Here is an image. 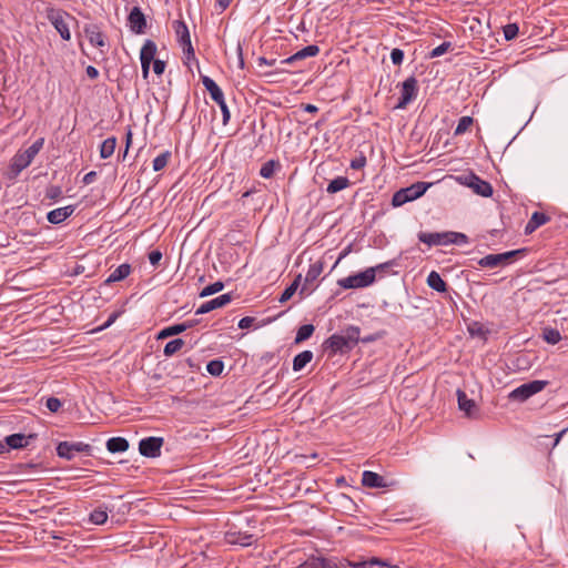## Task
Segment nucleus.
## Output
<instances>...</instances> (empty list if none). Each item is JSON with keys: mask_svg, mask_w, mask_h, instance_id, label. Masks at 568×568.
<instances>
[{"mask_svg": "<svg viewBox=\"0 0 568 568\" xmlns=\"http://www.w3.org/2000/svg\"><path fill=\"white\" fill-rule=\"evenodd\" d=\"M418 240L426 244L428 247L432 246H445L450 244L463 245L468 243L466 234L454 231L445 232H419L417 234Z\"/></svg>", "mask_w": 568, "mask_h": 568, "instance_id": "f257e3e1", "label": "nucleus"}, {"mask_svg": "<svg viewBox=\"0 0 568 568\" xmlns=\"http://www.w3.org/2000/svg\"><path fill=\"white\" fill-rule=\"evenodd\" d=\"M387 265L388 264L385 263L375 267H368L363 272L338 280L337 284L344 290L367 287L375 282L377 270H383Z\"/></svg>", "mask_w": 568, "mask_h": 568, "instance_id": "f03ea898", "label": "nucleus"}, {"mask_svg": "<svg viewBox=\"0 0 568 568\" xmlns=\"http://www.w3.org/2000/svg\"><path fill=\"white\" fill-rule=\"evenodd\" d=\"M526 248L508 251L499 254H488L478 261V265L487 268H495L510 264L516 256H524Z\"/></svg>", "mask_w": 568, "mask_h": 568, "instance_id": "7ed1b4c3", "label": "nucleus"}, {"mask_svg": "<svg viewBox=\"0 0 568 568\" xmlns=\"http://www.w3.org/2000/svg\"><path fill=\"white\" fill-rule=\"evenodd\" d=\"M547 381H531L525 383L509 393V399L525 402L532 395L541 392L546 386Z\"/></svg>", "mask_w": 568, "mask_h": 568, "instance_id": "20e7f679", "label": "nucleus"}, {"mask_svg": "<svg viewBox=\"0 0 568 568\" xmlns=\"http://www.w3.org/2000/svg\"><path fill=\"white\" fill-rule=\"evenodd\" d=\"M91 446L83 442H61L57 446V455L67 460L73 459L78 454L90 455Z\"/></svg>", "mask_w": 568, "mask_h": 568, "instance_id": "39448f33", "label": "nucleus"}, {"mask_svg": "<svg viewBox=\"0 0 568 568\" xmlns=\"http://www.w3.org/2000/svg\"><path fill=\"white\" fill-rule=\"evenodd\" d=\"M65 17H68V13H65L62 10H58L54 8H50L47 10V18L50 21V23L54 27V29L59 32L60 37L69 41L71 39V32L69 29V24L65 21Z\"/></svg>", "mask_w": 568, "mask_h": 568, "instance_id": "423d86ee", "label": "nucleus"}, {"mask_svg": "<svg viewBox=\"0 0 568 568\" xmlns=\"http://www.w3.org/2000/svg\"><path fill=\"white\" fill-rule=\"evenodd\" d=\"M162 445V437L150 436L140 440L139 452L144 457L155 458L161 455Z\"/></svg>", "mask_w": 568, "mask_h": 568, "instance_id": "0eeeda50", "label": "nucleus"}, {"mask_svg": "<svg viewBox=\"0 0 568 568\" xmlns=\"http://www.w3.org/2000/svg\"><path fill=\"white\" fill-rule=\"evenodd\" d=\"M156 44L152 40H145L143 43L141 51H140V61H141V69H142V75L144 79H148L150 67L152 61L154 60V57L156 54Z\"/></svg>", "mask_w": 568, "mask_h": 568, "instance_id": "6e6552de", "label": "nucleus"}, {"mask_svg": "<svg viewBox=\"0 0 568 568\" xmlns=\"http://www.w3.org/2000/svg\"><path fill=\"white\" fill-rule=\"evenodd\" d=\"M465 184L469 186L476 194L489 197L493 195V186L489 182L480 179L478 175L470 173L464 178Z\"/></svg>", "mask_w": 568, "mask_h": 568, "instance_id": "1a4fd4ad", "label": "nucleus"}, {"mask_svg": "<svg viewBox=\"0 0 568 568\" xmlns=\"http://www.w3.org/2000/svg\"><path fill=\"white\" fill-rule=\"evenodd\" d=\"M417 95V80L415 77L407 78L402 84L400 98L396 105L397 109H404Z\"/></svg>", "mask_w": 568, "mask_h": 568, "instance_id": "9d476101", "label": "nucleus"}, {"mask_svg": "<svg viewBox=\"0 0 568 568\" xmlns=\"http://www.w3.org/2000/svg\"><path fill=\"white\" fill-rule=\"evenodd\" d=\"M31 160L24 155L22 151H19L11 159L8 172L6 173L9 180H14L22 170L28 168L31 164Z\"/></svg>", "mask_w": 568, "mask_h": 568, "instance_id": "9b49d317", "label": "nucleus"}, {"mask_svg": "<svg viewBox=\"0 0 568 568\" xmlns=\"http://www.w3.org/2000/svg\"><path fill=\"white\" fill-rule=\"evenodd\" d=\"M324 348L329 351L332 355L336 353H343L345 351H351L353 347L345 337L341 334H333L329 336L323 344Z\"/></svg>", "mask_w": 568, "mask_h": 568, "instance_id": "f8f14e48", "label": "nucleus"}, {"mask_svg": "<svg viewBox=\"0 0 568 568\" xmlns=\"http://www.w3.org/2000/svg\"><path fill=\"white\" fill-rule=\"evenodd\" d=\"M128 23L133 33L142 34L145 32L146 19L139 7H134L128 17Z\"/></svg>", "mask_w": 568, "mask_h": 568, "instance_id": "ddd939ff", "label": "nucleus"}, {"mask_svg": "<svg viewBox=\"0 0 568 568\" xmlns=\"http://www.w3.org/2000/svg\"><path fill=\"white\" fill-rule=\"evenodd\" d=\"M232 301L231 293L222 294L215 298H212L205 303H203L196 311V315H202L210 313L211 311H214L216 308L223 307L227 305Z\"/></svg>", "mask_w": 568, "mask_h": 568, "instance_id": "4468645a", "label": "nucleus"}, {"mask_svg": "<svg viewBox=\"0 0 568 568\" xmlns=\"http://www.w3.org/2000/svg\"><path fill=\"white\" fill-rule=\"evenodd\" d=\"M83 31L91 45L99 48L105 45V37L98 24H87Z\"/></svg>", "mask_w": 568, "mask_h": 568, "instance_id": "2eb2a0df", "label": "nucleus"}, {"mask_svg": "<svg viewBox=\"0 0 568 568\" xmlns=\"http://www.w3.org/2000/svg\"><path fill=\"white\" fill-rule=\"evenodd\" d=\"M318 52H320L318 45L310 44V45L298 50L297 52H295L291 57L281 60L280 63L281 64H291L293 62H296V61H300V60H303V59H306V58L315 57V55L318 54Z\"/></svg>", "mask_w": 568, "mask_h": 568, "instance_id": "dca6fc26", "label": "nucleus"}, {"mask_svg": "<svg viewBox=\"0 0 568 568\" xmlns=\"http://www.w3.org/2000/svg\"><path fill=\"white\" fill-rule=\"evenodd\" d=\"M225 540L230 545H240L243 547L251 546L255 541V537L252 534L242 531H229L225 535Z\"/></svg>", "mask_w": 568, "mask_h": 568, "instance_id": "f3484780", "label": "nucleus"}, {"mask_svg": "<svg viewBox=\"0 0 568 568\" xmlns=\"http://www.w3.org/2000/svg\"><path fill=\"white\" fill-rule=\"evenodd\" d=\"M324 270V262L323 261H316L315 263L311 264L307 273L304 278V284L300 291V294H304L305 291H307V285L313 283L318 278V276L322 274Z\"/></svg>", "mask_w": 568, "mask_h": 568, "instance_id": "a211bd4d", "label": "nucleus"}, {"mask_svg": "<svg viewBox=\"0 0 568 568\" xmlns=\"http://www.w3.org/2000/svg\"><path fill=\"white\" fill-rule=\"evenodd\" d=\"M73 212H74V206L73 205L58 207V209H54V210L50 211L47 214V220L51 224H60L63 221H65Z\"/></svg>", "mask_w": 568, "mask_h": 568, "instance_id": "6ab92c4d", "label": "nucleus"}, {"mask_svg": "<svg viewBox=\"0 0 568 568\" xmlns=\"http://www.w3.org/2000/svg\"><path fill=\"white\" fill-rule=\"evenodd\" d=\"M193 325H194L193 321H187L184 323L168 326L159 332L158 339H163V338H168L173 335L181 334L184 331H186L187 328L193 327Z\"/></svg>", "mask_w": 568, "mask_h": 568, "instance_id": "aec40b11", "label": "nucleus"}, {"mask_svg": "<svg viewBox=\"0 0 568 568\" xmlns=\"http://www.w3.org/2000/svg\"><path fill=\"white\" fill-rule=\"evenodd\" d=\"M173 29L180 45H190L191 37L186 23L182 20H175L173 21Z\"/></svg>", "mask_w": 568, "mask_h": 568, "instance_id": "412c9836", "label": "nucleus"}, {"mask_svg": "<svg viewBox=\"0 0 568 568\" xmlns=\"http://www.w3.org/2000/svg\"><path fill=\"white\" fill-rule=\"evenodd\" d=\"M201 81L204 88L209 91L211 99L214 102H221L224 98V93L216 82L207 75H201Z\"/></svg>", "mask_w": 568, "mask_h": 568, "instance_id": "4be33fe9", "label": "nucleus"}, {"mask_svg": "<svg viewBox=\"0 0 568 568\" xmlns=\"http://www.w3.org/2000/svg\"><path fill=\"white\" fill-rule=\"evenodd\" d=\"M362 484L369 488H383L385 487L384 478L377 473L365 470L362 474Z\"/></svg>", "mask_w": 568, "mask_h": 568, "instance_id": "5701e85b", "label": "nucleus"}, {"mask_svg": "<svg viewBox=\"0 0 568 568\" xmlns=\"http://www.w3.org/2000/svg\"><path fill=\"white\" fill-rule=\"evenodd\" d=\"M416 200L409 186L398 190L392 197V205L394 207L402 206L408 202Z\"/></svg>", "mask_w": 568, "mask_h": 568, "instance_id": "b1692460", "label": "nucleus"}, {"mask_svg": "<svg viewBox=\"0 0 568 568\" xmlns=\"http://www.w3.org/2000/svg\"><path fill=\"white\" fill-rule=\"evenodd\" d=\"M549 221V216L542 212H534L530 220L525 226V233L530 234L536 231L539 226L546 224Z\"/></svg>", "mask_w": 568, "mask_h": 568, "instance_id": "393cba45", "label": "nucleus"}, {"mask_svg": "<svg viewBox=\"0 0 568 568\" xmlns=\"http://www.w3.org/2000/svg\"><path fill=\"white\" fill-rule=\"evenodd\" d=\"M130 273H131V265L128 263H123L110 273V275L105 280V284L120 282V281L126 278L130 275Z\"/></svg>", "mask_w": 568, "mask_h": 568, "instance_id": "a878e982", "label": "nucleus"}, {"mask_svg": "<svg viewBox=\"0 0 568 568\" xmlns=\"http://www.w3.org/2000/svg\"><path fill=\"white\" fill-rule=\"evenodd\" d=\"M33 436L30 435L27 437L23 434H12L6 437V443H3L6 446H9L12 449H19L28 446L29 439Z\"/></svg>", "mask_w": 568, "mask_h": 568, "instance_id": "bb28decb", "label": "nucleus"}, {"mask_svg": "<svg viewBox=\"0 0 568 568\" xmlns=\"http://www.w3.org/2000/svg\"><path fill=\"white\" fill-rule=\"evenodd\" d=\"M457 399L460 410L465 412V414L469 417L473 416L476 408L475 402L468 398L466 393L463 390H457Z\"/></svg>", "mask_w": 568, "mask_h": 568, "instance_id": "cd10ccee", "label": "nucleus"}, {"mask_svg": "<svg viewBox=\"0 0 568 568\" xmlns=\"http://www.w3.org/2000/svg\"><path fill=\"white\" fill-rule=\"evenodd\" d=\"M106 449L114 453H124L129 449V442L124 437H112L106 442Z\"/></svg>", "mask_w": 568, "mask_h": 568, "instance_id": "c85d7f7f", "label": "nucleus"}, {"mask_svg": "<svg viewBox=\"0 0 568 568\" xmlns=\"http://www.w3.org/2000/svg\"><path fill=\"white\" fill-rule=\"evenodd\" d=\"M427 284L430 288L437 292H446L447 291V284L442 278V276L436 272L432 271L427 276Z\"/></svg>", "mask_w": 568, "mask_h": 568, "instance_id": "c756f323", "label": "nucleus"}, {"mask_svg": "<svg viewBox=\"0 0 568 568\" xmlns=\"http://www.w3.org/2000/svg\"><path fill=\"white\" fill-rule=\"evenodd\" d=\"M313 359V352L303 351L297 354L293 359V371H302Z\"/></svg>", "mask_w": 568, "mask_h": 568, "instance_id": "7c9ffc66", "label": "nucleus"}, {"mask_svg": "<svg viewBox=\"0 0 568 568\" xmlns=\"http://www.w3.org/2000/svg\"><path fill=\"white\" fill-rule=\"evenodd\" d=\"M116 139L114 136L105 139L100 145V158L109 159L114 153Z\"/></svg>", "mask_w": 568, "mask_h": 568, "instance_id": "2f4dec72", "label": "nucleus"}, {"mask_svg": "<svg viewBox=\"0 0 568 568\" xmlns=\"http://www.w3.org/2000/svg\"><path fill=\"white\" fill-rule=\"evenodd\" d=\"M302 275L298 274L295 280L284 290L282 295L280 296L278 301L280 303L287 302L297 291L300 284H301Z\"/></svg>", "mask_w": 568, "mask_h": 568, "instance_id": "473e14b6", "label": "nucleus"}, {"mask_svg": "<svg viewBox=\"0 0 568 568\" xmlns=\"http://www.w3.org/2000/svg\"><path fill=\"white\" fill-rule=\"evenodd\" d=\"M361 329L358 326L351 325L342 332V335L351 344L352 347L356 346L359 341Z\"/></svg>", "mask_w": 568, "mask_h": 568, "instance_id": "72a5a7b5", "label": "nucleus"}, {"mask_svg": "<svg viewBox=\"0 0 568 568\" xmlns=\"http://www.w3.org/2000/svg\"><path fill=\"white\" fill-rule=\"evenodd\" d=\"M348 184H349V181L347 178L337 176L328 183L326 191L328 193L333 194V193H336V192H339V191L346 189L348 186Z\"/></svg>", "mask_w": 568, "mask_h": 568, "instance_id": "f704fd0d", "label": "nucleus"}, {"mask_svg": "<svg viewBox=\"0 0 568 568\" xmlns=\"http://www.w3.org/2000/svg\"><path fill=\"white\" fill-rule=\"evenodd\" d=\"M314 329H315V327L312 324H304V325L300 326L296 332L295 343L300 344V343L308 339L313 335Z\"/></svg>", "mask_w": 568, "mask_h": 568, "instance_id": "c9c22d12", "label": "nucleus"}, {"mask_svg": "<svg viewBox=\"0 0 568 568\" xmlns=\"http://www.w3.org/2000/svg\"><path fill=\"white\" fill-rule=\"evenodd\" d=\"M184 344L185 343L182 338L172 339L165 344L163 354L165 356L170 357V356L174 355L175 353H178L179 351H181V348L184 346Z\"/></svg>", "mask_w": 568, "mask_h": 568, "instance_id": "e433bc0d", "label": "nucleus"}, {"mask_svg": "<svg viewBox=\"0 0 568 568\" xmlns=\"http://www.w3.org/2000/svg\"><path fill=\"white\" fill-rule=\"evenodd\" d=\"M90 523L94 525H103L108 520L106 508L99 507L90 514Z\"/></svg>", "mask_w": 568, "mask_h": 568, "instance_id": "4c0bfd02", "label": "nucleus"}, {"mask_svg": "<svg viewBox=\"0 0 568 568\" xmlns=\"http://www.w3.org/2000/svg\"><path fill=\"white\" fill-rule=\"evenodd\" d=\"M44 143L42 138L36 140L27 150L22 151L27 158L31 161L36 158V155L40 152Z\"/></svg>", "mask_w": 568, "mask_h": 568, "instance_id": "58836bf2", "label": "nucleus"}, {"mask_svg": "<svg viewBox=\"0 0 568 568\" xmlns=\"http://www.w3.org/2000/svg\"><path fill=\"white\" fill-rule=\"evenodd\" d=\"M170 158L171 153L169 151H165L155 156V159L153 160V170L155 172L163 170L166 166Z\"/></svg>", "mask_w": 568, "mask_h": 568, "instance_id": "ea45409f", "label": "nucleus"}, {"mask_svg": "<svg viewBox=\"0 0 568 568\" xmlns=\"http://www.w3.org/2000/svg\"><path fill=\"white\" fill-rule=\"evenodd\" d=\"M224 363L221 359L210 361L206 365V371L212 376H220L223 373Z\"/></svg>", "mask_w": 568, "mask_h": 568, "instance_id": "a19ab883", "label": "nucleus"}, {"mask_svg": "<svg viewBox=\"0 0 568 568\" xmlns=\"http://www.w3.org/2000/svg\"><path fill=\"white\" fill-rule=\"evenodd\" d=\"M473 124V118L471 116H462L457 123V126L455 129L454 134L455 135H462L464 134L469 126Z\"/></svg>", "mask_w": 568, "mask_h": 568, "instance_id": "79ce46f5", "label": "nucleus"}, {"mask_svg": "<svg viewBox=\"0 0 568 568\" xmlns=\"http://www.w3.org/2000/svg\"><path fill=\"white\" fill-rule=\"evenodd\" d=\"M224 287V284L221 282V281H217V282H214L207 286H205L201 293H200V297H206V296H210V295H213L220 291H222Z\"/></svg>", "mask_w": 568, "mask_h": 568, "instance_id": "37998d69", "label": "nucleus"}, {"mask_svg": "<svg viewBox=\"0 0 568 568\" xmlns=\"http://www.w3.org/2000/svg\"><path fill=\"white\" fill-rule=\"evenodd\" d=\"M428 186H429V184L426 182H416V183L409 185L415 199H418L422 195H424L425 192L427 191Z\"/></svg>", "mask_w": 568, "mask_h": 568, "instance_id": "c03bdc74", "label": "nucleus"}, {"mask_svg": "<svg viewBox=\"0 0 568 568\" xmlns=\"http://www.w3.org/2000/svg\"><path fill=\"white\" fill-rule=\"evenodd\" d=\"M275 162L273 160L265 162L260 170V175L264 179H270L274 174Z\"/></svg>", "mask_w": 568, "mask_h": 568, "instance_id": "a18cd8bd", "label": "nucleus"}, {"mask_svg": "<svg viewBox=\"0 0 568 568\" xmlns=\"http://www.w3.org/2000/svg\"><path fill=\"white\" fill-rule=\"evenodd\" d=\"M518 31L519 29L516 23L506 24L503 29L504 37L508 41L515 39L518 34Z\"/></svg>", "mask_w": 568, "mask_h": 568, "instance_id": "49530a36", "label": "nucleus"}, {"mask_svg": "<svg viewBox=\"0 0 568 568\" xmlns=\"http://www.w3.org/2000/svg\"><path fill=\"white\" fill-rule=\"evenodd\" d=\"M452 47V43L448 42V41H445L443 43H440L439 45H437L436 48H434L430 53H429V57L430 58H438L443 54H445Z\"/></svg>", "mask_w": 568, "mask_h": 568, "instance_id": "de8ad7c7", "label": "nucleus"}, {"mask_svg": "<svg viewBox=\"0 0 568 568\" xmlns=\"http://www.w3.org/2000/svg\"><path fill=\"white\" fill-rule=\"evenodd\" d=\"M544 336L545 339L550 344H557L561 338L559 331L554 328L545 329Z\"/></svg>", "mask_w": 568, "mask_h": 568, "instance_id": "09e8293b", "label": "nucleus"}, {"mask_svg": "<svg viewBox=\"0 0 568 568\" xmlns=\"http://www.w3.org/2000/svg\"><path fill=\"white\" fill-rule=\"evenodd\" d=\"M373 562L374 561H371V559H368V560H359V561H351V560H347V559L344 560L345 567H351V568H372L373 567Z\"/></svg>", "mask_w": 568, "mask_h": 568, "instance_id": "8fccbe9b", "label": "nucleus"}, {"mask_svg": "<svg viewBox=\"0 0 568 568\" xmlns=\"http://www.w3.org/2000/svg\"><path fill=\"white\" fill-rule=\"evenodd\" d=\"M322 557H311L304 561L298 568H323Z\"/></svg>", "mask_w": 568, "mask_h": 568, "instance_id": "3c124183", "label": "nucleus"}, {"mask_svg": "<svg viewBox=\"0 0 568 568\" xmlns=\"http://www.w3.org/2000/svg\"><path fill=\"white\" fill-rule=\"evenodd\" d=\"M62 406V403L59 398L57 397H49L47 398L45 400V407L51 412V413H57Z\"/></svg>", "mask_w": 568, "mask_h": 568, "instance_id": "603ef678", "label": "nucleus"}, {"mask_svg": "<svg viewBox=\"0 0 568 568\" xmlns=\"http://www.w3.org/2000/svg\"><path fill=\"white\" fill-rule=\"evenodd\" d=\"M221 109L222 112V122L224 125H226L230 122L231 113L229 110V106L225 102V99L223 98L221 102H216Z\"/></svg>", "mask_w": 568, "mask_h": 568, "instance_id": "864d4df0", "label": "nucleus"}, {"mask_svg": "<svg viewBox=\"0 0 568 568\" xmlns=\"http://www.w3.org/2000/svg\"><path fill=\"white\" fill-rule=\"evenodd\" d=\"M390 60L393 64L400 65L404 60V51L398 48L393 49L390 52Z\"/></svg>", "mask_w": 568, "mask_h": 568, "instance_id": "5fc2aeb1", "label": "nucleus"}, {"mask_svg": "<svg viewBox=\"0 0 568 568\" xmlns=\"http://www.w3.org/2000/svg\"><path fill=\"white\" fill-rule=\"evenodd\" d=\"M322 564H323V568H342V567H345L344 565V560L341 561V562H337L335 559H331V558H323L322 557Z\"/></svg>", "mask_w": 568, "mask_h": 568, "instance_id": "6e6d98bb", "label": "nucleus"}, {"mask_svg": "<svg viewBox=\"0 0 568 568\" xmlns=\"http://www.w3.org/2000/svg\"><path fill=\"white\" fill-rule=\"evenodd\" d=\"M366 165V158L361 155L351 161V168L354 170L363 169Z\"/></svg>", "mask_w": 568, "mask_h": 568, "instance_id": "4d7b16f0", "label": "nucleus"}, {"mask_svg": "<svg viewBox=\"0 0 568 568\" xmlns=\"http://www.w3.org/2000/svg\"><path fill=\"white\" fill-rule=\"evenodd\" d=\"M153 62V71L155 74L161 75L165 70V62L163 60L155 59Z\"/></svg>", "mask_w": 568, "mask_h": 568, "instance_id": "13d9d810", "label": "nucleus"}, {"mask_svg": "<svg viewBox=\"0 0 568 568\" xmlns=\"http://www.w3.org/2000/svg\"><path fill=\"white\" fill-rule=\"evenodd\" d=\"M254 323V318L253 317H250V316H245V317H242L240 321H239V327L242 328V329H245V328H250Z\"/></svg>", "mask_w": 568, "mask_h": 568, "instance_id": "bf43d9fd", "label": "nucleus"}, {"mask_svg": "<svg viewBox=\"0 0 568 568\" xmlns=\"http://www.w3.org/2000/svg\"><path fill=\"white\" fill-rule=\"evenodd\" d=\"M162 258V253L160 251H152L149 254V261L152 265H156Z\"/></svg>", "mask_w": 568, "mask_h": 568, "instance_id": "052dcab7", "label": "nucleus"}, {"mask_svg": "<svg viewBox=\"0 0 568 568\" xmlns=\"http://www.w3.org/2000/svg\"><path fill=\"white\" fill-rule=\"evenodd\" d=\"M85 73L90 79H97L99 77V71L93 65H88L85 69Z\"/></svg>", "mask_w": 568, "mask_h": 568, "instance_id": "680f3d73", "label": "nucleus"}, {"mask_svg": "<svg viewBox=\"0 0 568 568\" xmlns=\"http://www.w3.org/2000/svg\"><path fill=\"white\" fill-rule=\"evenodd\" d=\"M182 48H183V51H184V54H185L186 59H194L195 58L194 49L192 47V42H190V45H185V47H182Z\"/></svg>", "mask_w": 568, "mask_h": 568, "instance_id": "e2e57ef3", "label": "nucleus"}, {"mask_svg": "<svg viewBox=\"0 0 568 568\" xmlns=\"http://www.w3.org/2000/svg\"><path fill=\"white\" fill-rule=\"evenodd\" d=\"M95 178H97V173L94 171H91L84 175L83 183L91 184L92 182H94Z\"/></svg>", "mask_w": 568, "mask_h": 568, "instance_id": "0e129e2a", "label": "nucleus"}, {"mask_svg": "<svg viewBox=\"0 0 568 568\" xmlns=\"http://www.w3.org/2000/svg\"><path fill=\"white\" fill-rule=\"evenodd\" d=\"M257 63H258V65H263V64H264V65H275L276 60H275V59H273V60H268V59H266L265 57H260V58L257 59Z\"/></svg>", "mask_w": 568, "mask_h": 568, "instance_id": "69168bd1", "label": "nucleus"}, {"mask_svg": "<svg viewBox=\"0 0 568 568\" xmlns=\"http://www.w3.org/2000/svg\"><path fill=\"white\" fill-rule=\"evenodd\" d=\"M230 3L231 0H216V7L220 9V11L227 9Z\"/></svg>", "mask_w": 568, "mask_h": 568, "instance_id": "338daca9", "label": "nucleus"}, {"mask_svg": "<svg viewBox=\"0 0 568 568\" xmlns=\"http://www.w3.org/2000/svg\"><path fill=\"white\" fill-rule=\"evenodd\" d=\"M303 110L305 112H308V113H316L318 111V108L314 104H303L302 105Z\"/></svg>", "mask_w": 568, "mask_h": 568, "instance_id": "774afa93", "label": "nucleus"}]
</instances>
